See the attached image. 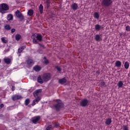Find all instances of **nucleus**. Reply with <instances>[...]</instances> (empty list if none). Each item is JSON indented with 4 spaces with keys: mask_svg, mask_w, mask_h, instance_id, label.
Wrapping results in <instances>:
<instances>
[{
    "mask_svg": "<svg viewBox=\"0 0 130 130\" xmlns=\"http://www.w3.org/2000/svg\"><path fill=\"white\" fill-rule=\"evenodd\" d=\"M32 39H33L34 43H38L39 41L42 40V36L41 35L35 34L31 36Z\"/></svg>",
    "mask_w": 130,
    "mask_h": 130,
    "instance_id": "1",
    "label": "nucleus"
},
{
    "mask_svg": "<svg viewBox=\"0 0 130 130\" xmlns=\"http://www.w3.org/2000/svg\"><path fill=\"white\" fill-rule=\"evenodd\" d=\"M8 10H9V6L8 5L5 3L0 4V13L5 14L7 13Z\"/></svg>",
    "mask_w": 130,
    "mask_h": 130,
    "instance_id": "2",
    "label": "nucleus"
},
{
    "mask_svg": "<svg viewBox=\"0 0 130 130\" xmlns=\"http://www.w3.org/2000/svg\"><path fill=\"white\" fill-rule=\"evenodd\" d=\"M89 100L87 99H84L82 100H81L80 102V106L82 107H86V106H89Z\"/></svg>",
    "mask_w": 130,
    "mask_h": 130,
    "instance_id": "3",
    "label": "nucleus"
},
{
    "mask_svg": "<svg viewBox=\"0 0 130 130\" xmlns=\"http://www.w3.org/2000/svg\"><path fill=\"white\" fill-rule=\"evenodd\" d=\"M64 104L62 103H58L57 104L54 105V107L55 108L56 111H59L61 108H63Z\"/></svg>",
    "mask_w": 130,
    "mask_h": 130,
    "instance_id": "4",
    "label": "nucleus"
},
{
    "mask_svg": "<svg viewBox=\"0 0 130 130\" xmlns=\"http://www.w3.org/2000/svg\"><path fill=\"white\" fill-rule=\"evenodd\" d=\"M111 0H103L102 2V5L105 6V7H108V6H110L111 5Z\"/></svg>",
    "mask_w": 130,
    "mask_h": 130,
    "instance_id": "5",
    "label": "nucleus"
},
{
    "mask_svg": "<svg viewBox=\"0 0 130 130\" xmlns=\"http://www.w3.org/2000/svg\"><path fill=\"white\" fill-rule=\"evenodd\" d=\"M43 79L44 81H48L49 80H50V74L46 73L44 74L43 76Z\"/></svg>",
    "mask_w": 130,
    "mask_h": 130,
    "instance_id": "6",
    "label": "nucleus"
},
{
    "mask_svg": "<svg viewBox=\"0 0 130 130\" xmlns=\"http://www.w3.org/2000/svg\"><path fill=\"white\" fill-rule=\"evenodd\" d=\"M16 15L17 18H19L21 20H23L24 19V16H23V15H22V13H21V12H20L19 10H17L16 12Z\"/></svg>",
    "mask_w": 130,
    "mask_h": 130,
    "instance_id": "7",
    "label": "nucleus"
},
{
    "mask_svg": "<svg viewBox=\"0 0 130 130\" xmlns=\"http://www.w3.org/2000/svg\"><path fill=\"white\" fill-rule=\"evenodd\" d=\"M42 92V89H37L33 92V95L35 98L38 97V95H39V93H41Z\"/></svg>",
    "mask_w": 130,
    "mask_h": 130,
    "instance_id": "8",
    "label": "nucleus"
},
{
    "mask_svg": "<svg viewBox=\"0 0 130 130\" xmlns=\"http://www.w3.org/2000/svg\"><path fill=\"white\" fill-rule=\"evenodd\" d=\"M22 96L18 95H14L12 96V99L13 101H16V100H19V99H21Z\"/></svg>",
    "mask_w": 130,
    "mask_h": 130,
    "instance_id": "9",
    "label": "nucleus"
},
{
    "mask_svg": "<svg viewBox=\"0 0 130 130\" xmlns=\"http://www.w3.org/2000/svg\"><path fill=\"white\" fill-rule=\"evenodd\" d=\"M40 119V116H37L36 117H34L32 118V122L33 123H36Z\"/></svg>",
    "mask_w": 130,
    "mask_h": 130,
    "instance_id": "10",
    "label": "nucleus"
},
{
    "mask_svg": "<svg viewBox=\"0 0 130 130\" xmlns=\"http://www.w3.org/2000/svg\"><path fill=\"white\" fill-rule=\"evenodd\" d=\"M111 122H112V120H111V118H109L106 119L105 124L106 125H109L111 124Z\"/></svg>",
    "mask_w": 130,
    "mask_h": 130,
    "instance_id": "11",
    "label": "nucleus"
},
{
    "mask_svg": "<svg viewBox=\"0 0 130 130\" xmlns=\"http://www.w3.org/2000/svg\"><path fill=\"white\" fill-rule=\"evenodd\" d=\"M4 60L5 62V63H7V64H9V63H11V62L12 61V59L10 58L6 57L4 59Z\"/></svg>",
    "mask_w": 130,
    "mask_h": 130,
    "instance_id": "12",
    "label": "nucleus"
},
{
    "mask_svg": "<svg viewBox=\"0 0 130 130\" xmlns=\"http://www.w3.org/2000/svg\"><path fill=\"white\" fill-rule=\"evenodd\" d=\"M71 8L74 11H76V10L78 9V5L76 3H74L72 5Z\"/></svg>",
    "mask_w": 130,
    "mask_h": 130,
    "instance_id": "13",
    "label": "nucleus"
},
{
    "mask_svg": "<svg viewBox=\"0 0 130 130\" xmlns=\"http://www.w3.org/2000/svg\"><path fill=\"white\" fill-rule=\"evenodd\" d=\"M115 66L117 68H120V67H121V62L120 61H117L115 62Z\"/></svg>",
    "mask_w": 130,
    "mask_h": 130,
    "instance_id": "14",
    "label": "nucleus"
},
{
    "mask_svg": "<svg viewBox=\"0 0 130 130\" xmlns=\"http://www.w3.org/2000/svg\"><path fill=\"white\" fill-rule=\"evenodd\" d=\"M35 71H36V72H39V71H40V70H41V67H40V66H37L36 67H35L34 68Z\"/></svg>",
    "mask_w": 130,
    "mask_h": 130,
    "instance_id": "15",
    "label": "nucleus"
},
{
    "mask_svg": "<svg viewBox=\"0 0 130 130\" xmlns=\"http://www.w3.org/2000/svg\"><path fill=\"white\" fill-rule=\"evenodd\" d=\"M13 15L12 14H9L7 16V20L8 21H11V20H13Z\"/></svg>",
    "mask_w": 130,
    "mask_h": 130,
    "instance_id": "16",
    "label": "nucleus"
},
{
    "mask_svg": "<svg viewBox=\"0 0 130 130\" xmlns=\"http://www.w3.org/2000/svg\"><path fill=\"white\" fill-rule=\"evenodd\" d=\"M21 38H22V37H21V35H20L19 34H17L15 36V39L17 41H19V40H20V39H21Z\"/></svg>",
    "mask_w": 130,
    "mask_h": 130,
    "instance_id": "17",
    "label": "nucleus"
},
{
    "mask_svg": "<svg viewBox=\"0 0 130 130\" xmlns=\"http://www.w3.org/2000/svg\"><path fill=\"white\" fill-rule=\"evenodd\" d=\"M1 40L3 43H8V39L5 37L2 38Z\"/></svg>",
    "mask_w": 130,
    "mask_h": 130,
    "instance_id": "18",
    "label": "nucleus"
},
{
    "mask_svg": "<svg viewBox=\"0 0 130 130\" xmlns=\"http://www.w3.org/2000/svg\"><path fill=\"white\" fill-rule=\"evenodd\" d=\"M4 28L6 30H11V26L9 24H6L4 26Z\"/></svg>",
    "mask_w": 130,
    "mask_h": 130,
    "instance_id": "19",
    "label": "nucleus"
},
{
    "mask_svg": "<svg viewBox=\"0 0 130 130\" xmlns=\"http://www.w3.org/2000/svg\"><path fill=\"white\" fill-rule=\"evenodd\" d=\"M95 39L96 41H100V40H101V38H100V36H99V35H95Z\"/></svg>",
    "mask_w": 130,
    "mask_h": 130,
    "instance_id": "20",
    "label": "nucleus"
},
{
    "mask_svg": "<svg viewBox=\"0 0 130 130\" xmlns=\"http://www.w3.org/2000/svg\"><path fill=\"white\" fill-rule=\"evenodd\" d=\"M34 12L33 11V10H28V12H27V15L28 16H32V15H33Z\"/></svg>",
    "mask_w": 130,
    "mask_h": 130,
    "instance_id": "21",
    "label": "nucleus"
},
{
    "mask_svg": "<svg viewBox=\"0 0 130 130\" xmlns=\"http://www.w3.org/2000/svg\"><path fill=\"white\" fill-rule=\"evenodd\" d=\"M95 30H97V31H99L100 29H101V26H100L99 24H97L95 26Z\"/></svg>",
    "mask_w": 130,
    "mask_h": 130,
    "instance_id": "22",
    "label": "nucleus"
},
{
    "mask_svg": "<svg viewBox=\"0 0 130 130\" xmlns=\"http://www.w3.org/2000/svg\"><path fill=\"white\" fill-rule=\"evenodd\" d=\"M39 10L41 14H42L43 12V6L41 4L39 6Z\"/></svg>",
    "mask_w": 130,
    "mask_h": 130,
    "instance_id": "23",
    "label": "nucleus"
},
{
    "mask_svg": "<svg viewBox=\"0 0 130 130\" xmlns=\"http://www.w3.org/2000/svg\"><path fill=\"white\" fill-rule=\"evenodd\" d=\"M24 103H25V106H27V105H28L29 103H30V99H26Z\"/></svg>",
    "mask_w": 130,
    "mask_h": 130,
    "instance_id": "24",
    "label": "nucleus"
},
{
    "mask_svg": "<svg viewBox=\"0 0 130 130\" xmlns=\"http://www.w3.org/2000/svg\"><path fill=\"white\" fill-rule=\"evenodd\" d=\"M94 17L95 19H99V13L97 12H95L94 14Z\"/></svg>",
    "mask_w": 130,
    "mask_h": 130,
    "instance_id": "25",
    "label": "nucleus"
},
{
    "mask_svg": "<svg viewBox=\"0 0 130 130\" xmlns=\"http://www.w3.org/2000/svg\"><path fill=\"white\" fill-rule=\"evenodd\" d=\"M123 130H129L128 128V126L126 125H123V127H122Z\"/></svg>",
    "mask_w": 130,
    "mask_h": 130,
    "instance_id": "26",
    "label": "nucleus"
},
{
    "mask_svg": "<svg viewBox=\"0 0 130 130\" xmlns=\"http://www.w3.org/2000/svg\"><path fill=\"white\" fill-rule=\"evenodd\" d=\"M27 63H28V64H33V60L29 59L27 60Z\"/></svg>",
    "mask_w": 130,
    "mask_h": 130,
    "instance_id": "27",
    "label": "nucleus"
},
{
    "mask_svg": "<svg viewBox=\"0 0 130 130\" xmlns=\"http://www.w3.org/2000/svg\"><path fill=\"white\" fill-rule=\"evenodd\" d=\"M129 67V64L127 62H125L124 64L125 69H128Z\"/></svg>",
    "mask_w": 130,
    "mask_h": 130,
    "instance_id": "28",
    "label": "nucleus"
},
{
    "mask_svg": "<svg viewBox=\"0 0 130 130\" xmlns=\"http://www.w3.org/2000/svg\"><path fill=\"white\" fill-rule=\"evenodd\" d=\"M24 49H25V47H22L20 48L19 49H18V52L19 53H21V52H22V51H23V50H24Z\"/></svg>",
    "mask_w": 130,
    "mask_h": 130,
    "instance_id": "29",
    "label": "nucleus"
},
{
    "mask_svg": "<svg viewBox=\"0 0 130 130\" xmlns=\"http://www.w3.org/2000/svg\"><path fill=\"white\" fill-rule=\"evenodd\" d=\"M117 85L119 88H121V87H122V86L123 85V83H122V82H119Z\"/></svg>",
    "mask_w": 130,
    "mask_h": 130,
    "instance_id": "30",
    "label": "nucleus"
},
{
    "mask_svg": "<svg viewBox=\"0 0 130 130\" xmlns=\"http://www.w3.org/2000/svg\"><path fill=\"white\" fill-rule=\"evenodd\" d=\"M44 79L41 78V76H39L38 77V82H43Z\"/></svg>",
    "mask_w": 130,
    "mask_h": 130,
    "instance_id": "31",
    "label": "nucleus"
},
{
    "mask_svg": "<svg viewBox=\"0 0 130 130\" xmlns=\"http://www.w3.org/2000/svg\"><path fill=\"white\" fill-rule=\"evenodd\" d=\"M36 99L35 100V101L37 102V103H38L39 102V101L41 100V99L39 96L35 98Z\"/></svg>",
    "mask_w": 130,
    "mask_h": 130,
    "instance_id": "32",
    "label": "nucleus"
},
{
    "mask_svg": "<svg viewBox=\"0 0 130 130\" xmlns=\"http://www.w3.org/2000/svg\"><path fill=\"white\" fill-rule=\"evenodd\" d=\"M50 129H52V125H49L46 128V130H50Z\"/></svg>",
    "mask_w": 130,
    "mask_h": 130,
    "instance_id": "33",
    "label": "nucleus"
},
{
    "mask_svg": "<svg viewBox=\"0 0 130 130\" xmlns=\"http://www.w3.org/2000/svg\"><path fill=\"white\" fill-rule=\"evenodd\" d=\"M67 78H63L59 80V82H67Z\"/></svg>",
    "mask_w": 130,
    "mask_h": 130,
    "instance_id": "34",
    "label": "nucleus"
},
{
    "mask_svg": "<svg viewBox=\"0 0 130 130\" xmlns=\"http://www.w3.org/2000/svg\"><path fill=\"white\" fill-rule=\"evenodd\" d=\"M58 83L59 84H60V85H63L64 86H66V85H67V82H59Z\"/></svg>",
    "mask_w": 130,
    "mask_h": 130,
    "instance_id": "35",
    "label": "nucleus"
},
{
    "mask_svg": "<svg viewBox=\"0 0 130 130\" xmlns=\"http://www.w3.org/2000/svg\"><path fill=\"white\" fill-rule=\"evenodd\" d=\"M33 78V81H36V77L35 76H31L30 77V79H32Z\"/></svg>",
    "mask_w": 130,
    "mask_h": 130,
    "instance_id": "36",
    "label": "nucleus"
},
{
    "mask_svg": "<svg viewBox=\"0 0 130 130\" xmlns=\"http://www.w3.org/2000/svg\"><path fill=\"white\" fill-rule=\"evenodd\" d=\"M126 31H129V30H130V27H129V26H127L126 27Z\"/></svg>",
    "mask_w": 130,
    "mask_h": 130,
    "instance_id": "37",
    "label": "nucleus"
},
{
    "mask_svg": "<svg viewBox=\"0 0 130 130\" xmlns=\"http://www.w3.org/2000/svg\"><path fill=\"white\" fill-rule=\"evenodd\" d=\"M36 101L35 100L33 101L32 103L31 104L32 106H34L36 104Z\"/></svg>",
    "mask_w": 130,
    "mask_h": 130,
    "instance_id": "38",
    "label": "nucleus"
},
{
    "mask_svg": "<svg viewBox=\"0 0 130 130\" xmlns=\"http://www.w3.org/2000/svg\"><path fill=\"white\" fill-rule=\"evenodd\" d=\"M48 60L46 59H45V61H44V63L46 64H47V63H48Z\"/></svg>",
    "mask_w": 130,
    "mask_h": 130,
    "instance_id": "39",
    "label": "nucleus"
},
{
    "mask_svg": "<svg viewBox=\"0 0 130 130\" xmlns=\"http://www.w3.org/2000/svg\"><path fill=\"white\" fill-rule=\"evenodd\" d=\"M11 89H12V92H14V91H15V86L13 85L12 86V88Z\"/></svg>",
    "mask_w": 130,
    "mask_h": 130,
    "instance_id": "40",
    "label": "nucleus"
},
{
    "mask_svg": "<svg viewBox=\"0 0 130 130\" xmlns=\"http://www.w3.org/2000/svg\"><path fill=\"white\" fill-rule=\"evenodd\" d=\"M4 106H5V105H4V104H1L0 105V109H2V108H3Z\"/></svg>",
    "mask_w": 130,
    "mask_h": 130,
    "instance_id": "41",
    "label": "nucleus"
},
{
    "mask_svg": "<svg viewBox=\"0 0 130 130\" xmlns=\"http://www.w3.org/2000/svg\"><path fill=\"white\" fill-rule=\"evenodd\" d=\"M15 31H16V29H15V28H12L11 29V33L12 34L14 33V32H15Z\"/></svg>",
    "mask_w": 130,
    "mask_h": 130,
    "instance_id": "42",
    "label": "nucleus"
},
{
    "mask_svg": "<svg viewBox=\"0 0 130 130\" xmlns=\"http://www.w3.org/2000/svg\"><path fill=\"white\" fill-rule=\"evenodd\" d=\"M56 68L57 71H61L60 68L58 66H57Z\"/></svg>",
    "mask_w": 130,
    "mask_h": 130,
    "instance_id": "43",
    "label": "nucleus"
},
{
    "mask_svg": "<svg viewBox=\"0 0 130 130\" xmlns=\"http://www.w3.org/2000/svg\"><path fill=\"white\" fill-rule=\"evenodd\" d=\"M101 84L102 86H104L105 85V82H102Z\"/></svg>",
    "mask_w": 130,
    "mask_h": 130,
    "instance_id": "44",
    "label": "nucleus"
},
{
    "mask_svg": "<svg viewBox=\"0 0 130 130\" xmlns=\"http://www.w3.org/2000/svg\"><path fill=\"white\" fill-rule=\"evenodd\" d=\"M39 83H40L41 84H43V82H39Z\"/></svg>",
    "mask_w": 130,
    "mask_h": 130,
    "instance_id": "45",
    "label": "nucleus"
},
{
    "mask_svg": "<svg viewBox=\"0 0 130 130\" xmlns=\"http://www.w3.org/2000/svg\"><path fill=\"white\" fill-rule=\"evenodd\" d=\"M55 126L56 127L58 126V124H55Z\"/></svg>",
    "mask_w": 130,
    "mask_h": 130,
    "instance_id": "46",
    "label": "nucleus"
},
{
    "mask_svg": "<svg viewBox=\"0 0 130 130\" xmlns=\"http://www.w3.org/2000/svg\"><path fill=\"white\" fill-rule=\"evenodd\" d=\"M2 62V60L0 59V63Z\"/></svg>",
    "mask_w": 130,
    "mask_h": 130,
    "instance_id": "47",
    "label": "nucleus"
},
{
    "mask_svg": "<svg viewBox=\"0 0 130 130\" xmlns=\"http://www.w3.org/2000/svg\"><path fill=\"white\" fill-rule=\"evenodd\" d=\"M0 29H1V27H0Z\"/></svg>",
    "mask_w": 130,
    "mask_h": 130,
    "instance_id": "48",
    "label": "nucleus"
}]
</instances>
